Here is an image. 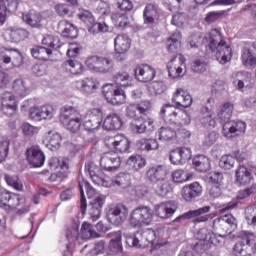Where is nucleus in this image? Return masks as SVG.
Returning a JSON list of instances; mask_svg holds the SVG:
<instances>
[{
  "mask_svg": "<svg viewBox=\"0 0 256 256\" xmlns=\"http://www.w3.org/2000/svg\"><path fill=\"white\" fill-rule=\"evenodd\" d=\"M85 173L89 175L94 185H98L100 187H115V185L117 187H121V189L131 187V174L120 173L112 181L111 178L105 176L101 168L93 162H88L85 165Z\"/></svg>",
  "mask_w": 256,
  "mask_h": 256,
  "instance_id": "1",
  "label": "nucleus"
},
{
  "mask_svg": "<svg viewBox=\"0 0 256 256\" xmlns=\"http://www.w3.org/2000/svg\"><path fill=\"white\" fill-rule=\"evenodd\" d=\"M205 42L208 43V47L212 53H216V59L221 65L229 63L233 57V49L227 44L223 38V34L219 29H212L204 37Z\"/></svg>",
  "mask_w": 256,
  "mask_h": 256,
  "instance_id": "2",
  "label": "nucleus"
},
{
  "mask_svg": "<svg viewBox=\"0 0 256 256\" xmlns=\"http://www.w3.org/2000/svg\"><path fill=\"white\" fill-rule=\"evenodd\" d=\"M155 212L149 206H138L133 209L129 215V225L133 229L149 227L153 223Z\"/></svg>",
  "mask_w": 256,
  "mask_h": 256,
  "instance_id": "3",
  "label": "nucleus"
},
{
  "mask_svg": "<svg viewBox=\"0 0 256 256\" xmlns=\"http://www.w3.org/2000/svg\"><path fill=\"white\" fill-rule=\"evenodd\" d=\"M60 122L70 133H78L81 125H83V116L77 109L65 106L60 112Z\"/></svg>",
  "mask_w": 256,
  "mask_h": 256,
  "instance_id": "4",
  "label": "nucleus"
},
{
  "mask_svg": "<svg viewBox=\"0 0 256 256\" xmlns=\"http://www.w3.org/2000/svg\"><path fill=\"white\" fill-rule=\"evenodd\" d=\"M160 115L166 123L174 125H189L191 123V116L187 111L178 110L173 105H164L160 110Z\"/></svg>",
  "mask_w": 256,
  "mask_h": 256,
  "instance_id": "5",
  "label": "nucleus"
},
{
  "mask_svg": "<svg viewBox=\"0 0 256 256\" xmlns=\"http://www.w3.org/2000/svg\"><path fill=\"white\" fill-rule=\"evenodd\" d=\"M1 199L2 207H4L6 211L17 209L19 215L29 213V204L25 203V198L21 197L19 194H11L7 191H3L1 193Z\"/></svg>",
  "mask_w": 256,
  "mask_h": 256,
  "instance_id": "6",
  "label": "nucleus"
},
{
  "mask_svg": "<svg viewBox=\"0 0 256 256\" xmlns=\"http://www.w3.org/2000/svg\"><path fill=\"white\" fill-rule=\"evenodd\" d=\"M241 241L234 246V255L253 256L256 253L255 235L248 231L240 233Z\"/></svg>",
  "mask_w": 256,
  "mask_h": 256,
  "instance_id": "7",
  "label": "nucleus"
},
{
  "mask_svg": "<svg viewBox=\"0 0 256 256\" xmlns=\"http://www.w3.org/2000/svg\"><path fill=\"white\" fill-rule=\"evenodd\" d=\"M155 241V231L151 229L140 230L133 235L126 236V244L129 247L141 249V247H149Z\"/></svg>",
  "mask_w": 256,
  "mask_h": 256,
  "instance_id": "8",
  "label": "nucleus"
},
{
  "mask_svg": "<svg viewBox=\"0 0 256 256\" xmlns=\"http://www.w3.org/2000/svg\"><path fill=\"white\" fill-rule=\"evenodd\" d=\"M1 67L6 71L13 69L14 67H21L23 65V55L17 49L3 48L1 52Z\"/></svg>",
  "mask_w": 256,
  "mask_h": 256,
  "instance_id": "9",
  "label": "nucleus"
},
{
  "mask_svg": "<svg viewBox=\"0 0 256 256\" xmlns=\"http://www.w3.org/2000/svg\"><path fill=\"white\" fill-rule=\"evenodd\" d=\"M66 237L69 243H75V241H79V239L87 240V239L99 237V233L95 232L91 228V224L84 222L82 224L80 234H79V226L76 225V228H72L67 231Z\"/></svg>",
  "mask_w": 256,
  "mask_h": 256,
  "instance_id": "10",
  "label": "nucleus"
},
{
  "mask_svg": "<svg viewBox=\"0 0 256 256\" xmlns=\"http://www.w3.org/2000/svg\"><path fill=\"white\" fill-rule=\"evenodd\" d=\"M102 93L108 103L111 105H123L127 96L125 91L117 87V84H106L102 88Z\"/></svg>",
  "mask_w": 256,
  "mask_h": 256,
  "instance_id": "11",
  "label": "nucleus"
},
{
  "mask_svg": "<svg viewBox=\"0 0 256 256\" xmlns=\"http://www.w3.org/2000/svg\"><path fill=\"white\" fill-rule=\"evenodd\" d=\"M78 18L87 25L89 33H107L109 31L107 24L95 22V17H93V14L89 10H80Z\"/></svg>",
  "mask_w": 256,
  "mask_h": 256,
  "instance_id": "12",
  "label": "nucleus"
},
{
  "mask_svg": "<svg viewBox=\"0 0 256 256\" xmlns=\"http://www.w3.org/2000/svg\"><path fill=\"white\" fill-rule=\"evenodd\" d=\"M185 56L177 54L167 63L168 75L171 79H180L187 73V66L185 65Z\"/></svg>",
  "mask_w": 256,
  "mask_h": 256,
  "instance_id": "13",
  "label": "nucleus"
},
{
  "mask_svg": "<svg viewBox=\"0 0 256 256\" xmlns=\"http://www.w3.org/2000/svg\"><path fill=\"white\" fill-rule=\"evenodd\" d=\"M103 122V112L99 108H94L88 111L85 116H82V125L85 131H95L101 127Z\"/></svg>",
  "mask_w": 256,
  "mask_h": 256,
  "instance_id": "14",
  "label": "nucleus"
},
{
  "mask_svg": "<svg viewBox=\"0 0 256 256\" xmlns=\"http://www.w3.org/2000/svg\"><path fill=\"white\" fill-rule=\"evenodd\" d=\"M78 187L80 191V209L81 213L85 215V213L87 212V199L85 198V191L87 193L88 199L91 200L97 198L98 195L102 194L97 192V190H95V188H93L91 184H89V182L83 179L79 180Z\"/></svg>",
  "mask_w": 256,
  "mask_h": 256,
  "instance_id": "15",
  "label": "nucleus"
},
{
  "mask_svg": "<svg viewBox=\"0 0 256 256\" xmlns=\"http://www.w3.org/2000/svg\"><path fill=\"white\" fill-rule=\"evenodd\" d=\"M100 167L104 171L115 172L121 167V157L114 151L106 152L101 156Z\"/></svg>",
  "mask_w": 256,
  "mask_h": 256,
  "instance_id": "16",
  "label": "nucleus"
},
{
  "mask_svg": "<svg viewBox=\"0 0 256 256\" xmlns=\"http://www.w3.org/2000/svg\"><path fill=\"white\" fill-rule=\"evenodd\" d=\"M129 215V209L124 205H117L108 210L107 220L112 225H121L125 223Z\"/></svg>",
  "mask_w": 256,
  "mask_h": 256,
  "instance_id": "17",
  "label": "nucleus"
},
{
  "mask_svg": "<svg viewBox=\"0 0 256 256\" xmlns=\"http://www.w3.org/2000/svg\"><path fill=\"white\" fill-rule=\"evenodd\" d=\"M255 182V172L245 166L239 165L235 171V183L236 185H240L245 187V185H251V183Z\"/></svg>",
  "mask_w": 256,
  "mask_h": 256,
  "instance_id": "18",
  "label": "nucleus"
},
{
  "mask_svg": "<svg viewBox=\"0 0 256 256\" xmlns=\"http://www.w3.org/2000/svg\"><path fill=\"white\" fill-rule=\"evenodd\" d=\"M30 35L31 33H29V31L22 28H7L2 32V37L7 43H21V41L29 39Z\"/></svg>",
  "mask_w": 256,
  "mask_h": 256,
  "instance_id": "19",
  "label": "nucleus"
},
{
  "mask_svg": "<svg viewBox=\"0 0 256 256\" xmlns=\"http://www.w3.org/2000/svg\"><path fill=\"white\" fill-rule=\"evenodd\" d=\"M55 108L52 105L46 104L40 107L30 108L29 117L34 121H43L53 119Z\"/></svg>",
  "mask_w": 256,
  "mask_h": 256,
  "instance_id": "20",
  "label": "nucleus"
},
{
  "mask_svg": "<svg viewBox=\"0 0 256 256\" xmlns=\"http://www.w3.org/2000/svg\"><path fill=\"white\" fill-rule=\"evenodd\" d=\"M247 129V124L243 121H237V122H226L223 124L222 127V134L227 139H231L232 137H235V135H243Z\"/></svg>",
  "mask_w": 256,
  "mask_h": 256,
  "instance_id": "21",
  "label": "nucleus"
},
{
  "mask_svg": "<svg viewBox=\"0 0 256 256\" xmlns=\"http://www.w3.org/2000/svg\"><path fill=\"white\" fill-rule=\"evenodd\" d=\"M154 213L160 219H169L177 211V203L175 201H166L154 206Z\"/></svg>",
  "mask_w": 256,
  "mask_h": 256,
  "instance_id": "22",
  "label": "nucleus"
},
{
  "mask_svg": "<svg viewBox=\"0 0 256 256\" xmlns=\"http://www.w3.org/2000/svg\"><path fill=\"white\" fill-rule=\"evenodd\" d=\"M134 75L137 81H140L141 83H149V81L155 79L156 72L155 68L148 64H140L136 66Z\"/></svg>",
  "mask_w": 256,
  "mask_h": 256,
  "instance_id": "23",
  "label": "nucleus"
},
{
  "mask_svg": "<svg viewBox=\"0 0 256 256\" xmlns=\"http://www.w3.org/2000/svg\"><path fill=\"white\" fill-rule=\"evenodd\" d=\"M4 115L11 117L17 113V101L11 92H5L2 95V108Z\"/></svg>",
  "mask_w": 256,
  "mask_h": 256,
  "instance_id": "24",
  "label": "nucleus"
},
{
  "mask_svg": "<svg viewBox=\"0 0 256 256\" xmlns=\"http://www.w3.org/2000/svg\"><path fill=\"white\" fill-rule=\"evenodd\" d=\"M103 205H105V195L101 194L96 196V198H92L88 206V213L92 221L99 220V217H101V209H103Z\"/></svg>",
  "mask_w": 256,
  "mask_h": 256,
  "instance_id": "25",
  "label": "nucleus"
},
{
  "mask_svg": "<svg viewBox=\"0 0 256 256\" xmlns=\"http://www.w3.org/2000/svg\"><path fill=\"white\" fill-rule=\"evenodd\" d=\"M172 165H185L191 159V150L189 148H177L172 150L169 155Z\"/></svg>",
  "mask_w": 256,
  "mask_h": 256,
  "instance_id": "26",
  "label": "nucleus"
},
{
  "mask_svg": "<svg viewBox=\"0 0 256 256\" xmlns=\"http://www.w3.org/2000/svg\"><path fill=\"white\" fill-rule=\"evenodd\" d=\"M26 155L30 165H33L34 167H43L45 163V154L41 151L39 146L30 147L27 150Z\"/></svg>",
  "mask_w": 256,
  "mask_h": 256,
  "instance_id": "27",
  "label": "nucleus"
},
{
  "mask_svg": "<svg viewBox=\"0 0 256 256\" xmlns=\"http://www.w3.org/2000/svg\"><path fill=\"white\" fill-rule=\"evenodd\" d=\"M172 102L177 105V107H183L187 109L193 105V98L189 92L183 90L182 88H177L173 94Z\"/></svg>",
  "mask_w": 256,
  "mask_h": 256,
  "instance_id": "28",
  "label": "nucleus"
},
{
  "mask_svg": "<svg viewBox=\"0 0 256 256\" xmlns=\"http://www.w3.org/2000/svg\"><path fill=\"white\" fill-rule=\"evenodd\" d=\"M203 193V188L201 187V184L198 182H193L190 185H186L182 188V199L184 201H193L196 197H199Z\"/></svg>",
  "mask_w": 256,
  "mask_h": 256,
  "instance_id": "29",
  "label": "nucleus"
},
{
  "mask_svg": "<svg viewBox=\"0 0 256 256\" xmlns=\"http://www.w3.org/2000/svg\"><path fill=\"white\" fill-rule=\"evenodd\" d=\"M76 89L84 95H92L96 89H99V82L93 78H85L76 82Z\"/></svg>",
  "mask_w": 256,
  "mask_h": 256,
  "instance_id": "30",
  "label": "nucleus"
},
{
  "mask_svg": "<svg viewBox=\"0 0 256 256\" xmlns=\"http://www.w3.org/2000/svg\"><path fill=\"white\" fill-rule=\"evenodd\" d=\"M165 177H167V169L163 165L152 166L146 171V179L151 183L163 181Z\"/></svg>",
  "mask_w": 256,
  "mask_h": 256,
  "instance_id": "31",
  "label": "nucleus"
},
{
  "mask_svg": "<svg viewBox=\"0 0 256 256\" xmlns=\"http://www.w3.org/2000/svg\"><path fill=\"white\" fill-rule=\"evenodd\" d=\"M107 145H110V147L118 153H125L129 150V139L124 135H117L110 138Z\"/></svg>",
  "mask_w": 256,
  "mask_h": 256,
  "instance_id": "32",
  "label": "nucleus"
},
{
  "mask_svg": "<svg viewBox=\"0 0 256 256\" xmlns=\"http://www.w3.org/2000/svg\"><path fill=\"white\" fill-rule=\"evenodd\" d=\"M58 31L61 33L62 37L68 39H77V36L79 35L77 27L67 20H62L58 23Z\"/></svg>",
  "mask_w": 256,
  "mask_h": 256,
  "instance_id": "33",
  "label": "nucleus"
},
{
  "mask_svg": "<svg viewBox=\"0 0 256 256\" xmlns=\"http://www.w3.org/2000/svg\"><path fill=\"white\" fill-rule=\"evenodd\" d=\"M123 234L121 231H116L110 233V242L108 245L109 251L111 253H121L123 251Z\"/></svg>",
  "mask_w": 256,
  "mask_h": 256,
  "instance_id": "34",
  "label": "nucleus"
},
{
  "mask_svg": "<svg viewBox=\"0 0 256 256\" xmlns=\"http://www.w3.org/2000/svg\"><path fill=\"white\" fill-rule=\"evenodd\" d=\"M61 134L55 131H49L45 136L46 147L50 151H57L61 147Z\"/></svg>",
  "mask_w": 256,
  "mask_h": 256,
  "instance_id": "35",
  "label": "nucleus"
},
{
  "mask_svg": "<svg viewBox=\"0 0 256 256\" xmlns=\"http://www.w3.org/2000/svg\"><path fill=\"white\" fill-rule=\"evenodd\" d=\"M114 47L116 53L123 54L127 53L131 49V39L127 35H118L114 39Z\"/></svg>",
  "mask_w": 256,
  "mask_h": 256,
  "instance_id": "36",
  "label": "nucleus"
},
{
  "mask_svg": "<svg viewBox=\"0 0 256 256\" xmlns=\"http://www.w3.org/2000/svg\"><path fill=\"white\" fill-rule=\"evenodd\" d=\"M120 127H123V121L121 120V117H119V115L110 114L104 119L103 129H105L106 131H115Z\"/></svg>",
  "mask_w": 256,
  "mask_h": 256,
  "instance_id": "37",
  "label": "nucleus"
},
{
  "mask_svg": "<svg viewBox=\"0 0 256 256\" xmlns=\"http://www.w3.org/2000/svg\"><path fill=\"white\" fill-rule=\"evenodd\" d=\"M136 147L139 151H157L159 142L155 138H142L136 142Z\"/></svg>",
  "mask_w": 256,
  "mask_h": 256,
  "instance_id": "38",
  "label": "nucleus"
},
{
  "mask_svg": "<svg viewBox=\"0 0 256 256\" xmlns=\"http://www.w3.org/2000/svg\"><path fill=\"white\" fill-rule=\"evenodd\" d=\"M233 103L226 102L222 106L219 107L217 117L222 123H229V119H231V115H233Z\"/></svg>",
  "mask_w": 256,
  "mask_h": 256,
  "instance_id": "39",
  "label": "nucleus"
},
{
  "mask_svg": "<svg viewBox=\"0 0 256 256\" xmlns=\"http://www.w3.org/2000/svg\"><path fill=\"white\" fill-rule=\"evenodd\" d=\"M200 115V123L204 127H215L217 125L215 118H213V111L209 110L208 107H202Z\"/></svg>",
  "mask_w": 256,
  "mask_h": 256,
  "instance_id": "40",
  "label": "nucleus"
},
{
  "mask_svg": "<svg viewBox=\"0 0 256 256\" xmlns=\"http://www.w3.org/2000/svg\"><path fill=\"white\" fill-rule=\"evenodd\" d=\"M193 165L196 171H199L200 173H205L206 171H209V169H211V162L204 155H198L194 157Z\"/></svg>",
  "mask_w": 256,
  "mask_h": 256,
  "instance_id": "41",
  "label": "nucleus"
},
{
  "mask_svg": "<svg viewBox=\"0 0 256 256\" xmlns=\"http://www.w3.org/2000/svg\"><path fill=\"white\" fill-rule=\"evenodd\" d=\"M62 68L69 71L72 75H81L83 73V64L77 60H68L62 63Z\"/></svg>",
  "mask_w": 256,
  "mask_h": 256,
  "instance_id": "42",
  "label": "nucleus"
},
{
  "mask_svg": "<svg viewBox=\"0 0 256 256\" xmlns=\"http://www.w3.org/2000/svg\"><path fill=\"white\" fill-rule=\"evenodd\" d=\"M112 20L114 21V25L116 27L125 29V27L131 26V21H133V18L125 13H116L112 15Z\"/></svg>",
  "mask_w": 256,
  "mask_h": 256,
  "instance_id": "43",
  "label": "nucleus"
},
{
  "mask_svg": "<svg viewBox=\"0 0 256 256\" xmlns=\"http://www.w3.org/2000/svg\"><path fill=\"white\" fill-rule=\"evenodd\" d=\"M22 21L27 23V25H30V27H34L36 29H41V27H43V24L41 23V14L39 13L32 12L29 14H23Z\"/></svg>",
  "mask_w": 256,
  "mask_h": 256,
  "instance_id": "44",
  "label": "nucleus"
},
{
  "mask_svg": "<svg viewBox=\"0 0 256 256\" xmlns=\"http://www.w3.org/2000/svg\"><path fill=\"white\" fill-rule=\"evenodd\" d=\"M155 17H157V5L147 4L143 12V19L146 25L155 23Z\"/></svg>",
  "mask_w": 256,
  "mask_h": 256,
  "instance_id": "45",
  "label": "nucleus"
},
{
  "mask_svg": "<svg viewBox=\"0 0 256 256\" xmlns=\"http://www.w3.org/2000/svg\"><path fill=\"white\" fill-rule=\"evenodd\" d=\"M132 131L134 133H147V131H153L155 129V122L151 118H147L140 124H132Z\"/></svg>",
  "mask_w": 256,
  "mask_h": 256,
  "instance_id": "46",
  "label": "nucleus"
},
{
  "mask_svg": "<svg viewBox=\"0 0 256 256\" xmlns=\"http://www.w3.org/2000/svg\"><path fill=\"white\" fill-rule=\"evenodd\" d=\"M209 211H211V207L204 206L196 210H190L183 215L178 216L174 221L179 222L181 221V219H193L194 217H200V215H205L206 213H209Z\"/></svg>",
  "mask_w": 256,
  "mask_h": 256,
  "instance_id": "47",
  "label": "nucleus"
},
{
  "mask_svg": "<svg viewBox=\"0 0 256 256\" xmlns=\"http://www.w3.org/2000/svg\"><path fill=\"white\" fill-rule=\"evenodd\" d=\"M158 139L159 141H173L177 139V132L170 126H162L158 130Z\"/></svg>",
  "mask_w": 256,
  "mask_h": 256,
  "instance_id": "48",
  "label": "nucleus"
},
{
  "mask_svg": "<svg viewBox=\"0 0 256 256\" xmlns=\"http://www.w3.org/2000/svg\"><path fill=\"white\" fill-rule=\"evenodd\" d=\"M249 81H251V74L249 72H240L234 77L233 85L238 91H243L245 83H249Z\"/></svg>",
  "mask_w": 256,
  "mask_h": 256,
  "instance_id": "49",
  "label": "nucleus"
},
{
  "mask_svg": "<svg viewBox=\"0 0 256 256\" xmlns=\"http://www.w3.org/2000/svg\"><path fill=\"white\" fill-rule=\"evenodd\" d=\"M195 237L198 239V241H204L205 243H212L213 245L217 243L215 234L209 231L207 228H201L198 230L195 234Z\"/></svg>",
  "mask_w": 256,
  "mask_h": 256,
  "instance_id": "50",
  "label": "nucleus"
},
{
  "mask_svg": "<svg viewBox=\"0 0 256 256\" xmlns=\"http://www.w3.org/2000/svg\"><path fill=\"white\" fill-rule=\"evenodd\" d=\"M51 53H52L51 49L43 46H35L34 48L31 49L32 57L40 61H47Z\"/></svg>",
  "mask_w": 256,
  "mask_h": 256,
  "instance_id": "51",
  "label": "nucleus"
},
{
  "mask_svg": "<svg viewBox=\"0 0 256 256\" xmlns=\"http://www.w3.org/2000/svg\"><path fill=\"white\" fill-rule=\"evenodd\" d=\"M154 190L156 195H159L160 197H166V195H169V193L173 191V188H171V184L169 183V181L163 179L156 182Z\"/></svg>",
  "mask_w": 256,
  "mask_h": 256,
  "instance_id": "52",
  "label": "nucleus"
},
{
  "mask_svg": "<svg viewBox=\"0 0 256 256\" xmlns=\"http://www.w3.org/2000/svg\"><path fill=\"white\" fill-rule=\"evenodd\" d=\"M241 59L245 67H253L256 65V57L253 55V49L250 46L244 47Z\"/></svg>",
  "mask_w": 256,
  "mask_h": 256,
  "instance_id": "53",
  "label": "nucleus"
},
{
  "mask_svg": "<svg viewBox=\"0 0 256 256\" xmlns=\"http://www.w3.org/2000/svg\"><path fill=\"white\" fill-rule=\"evenodd\" d=\"M12 89L19 97H26V95H29V87H27V84L23 79L14 80Z\"/></svg>",
  "mask_w": 256,
  "mask_h": 256,
  "instance_id": "54",
  "label": "nucleus"
},
{
  "mask_svg": "<svg viewBox=\"0 0 256 256\" xmlns=\"http://www.w3.org/2000/svg\"><path fill=\"white\" fill-rule=\"evenodd\" d=\"M213 229L218 231L219 237H227L229 233H231V228L229 224H225V221L220 220V218H216L213 221Z\"/></svg>",
  "mask_w": 256,
  "mask_h": 256,
  "instance_id": "55",
  "label": "nucleus"
},
{
  "mask_svg": "<svg viewBox=\"0 0 256 256\" xmlns=\"http://www.w3.org/2000/svg\"><path fill=\"white\" fill-rule=\"evenodd\" d=\"M116 85L120 87H131L133 85V78L127 72H120L114 76Z\"/></svg>",
  "mask_w": 256,
  "mask_h": 256,
  "instance_id": "56",
  "label": "nucleus"
},
{
  "mask_svg": "<svg viewBox=\"0 0 256 256\" xmlns=\"http://www.w3.org/2000/svg\"><path fill=\"white\" fill-rule=\"evenodd\" d=\"M181 49V32H174L168 39V51L175 53Z\"/></svg>",
  "mask_w": 256,
  "mask_h": 256,
  "instance_id": "57",
  "label": "nucleus"
},
{
  "mask_svg": "<svg viewBox=\"0 0 256 256\" xmlns=\"http://www.w3.org/2000/svg\"><path fill=\"white\" fill-rule=\"evenodd\" d=\"M128 164L134 171H139V169H143L147 165V161L141 155H136L129 157Z\"/></svg>",
  "mask_w": 256,
  "mask_h": 256,
  "instance_id": "58",
  "label": "nucleus"
},
{
  "mask_svg": "<svg viewBox=\"0 0 256 256\" xmlns=\"http://www.w3.org/2000/svg\"><path fill=\"white\" fill-rule=\"evenodd\" d=\"M193 176L187 172V170H175L172 172V179L174 183H185V181H189Z\"/></svg>",
  "mask_w": 256,
  "mask_h": 256,
  "instance_id": "59",
  "label": "nucleus"
},
{
  "mask_svg": "<svg viewBox=\"0 0 256 256\" xmlns=\"http://www.w3.org/2000/svg\"><path fill=\"white\" fill-rule=\"evenodd\" d=\"M52 169H69V160L67 158L52 157L49 160Z\"/></svg>",
  "mask_w": 256,
  "mask_h": 256,
  "instance_id": "60",
  "label": "nucleus"
},
{
  "mask_svg": "<svg viewBox=\"0 0 256 256\" xmlns=\"http://www.w3.org/2000/svg\"><path fill=\"white\" fill-rule=\"evenodd\" d=\"M110 71H113V60L100 56L98 73H110Z\"/></svg>",
  "mask_w": 256,
  "mask_h": 256,
  "instance_id": "61",
  "label": "nucleus"
},
{
  "mask_svg": "<svg viewBox=\"0 0 256 256\" xmlns=\"http://www.w3.org/2000/svg\"><path fill=\"white\" fill-rule=\"evenodd\" d=\"M4 179L7 185L13 187V189H16V191H23V183L19 181V177L16 175L11 176L9 174H5Z\"/></svg>",
  "mask_w": 256,
  "mask_h": 256,
  "instance_id": "62",
  "label": "nucleus"
},
{
  "mask_svg": "<svg viewBox=\"0 0 256 256\" xmlns=\"http://www.w3.org/2000/svg\"><path fill=\"white\" fill-rule=\"evenodd\" d=\"M42 45L44 47H50L51 49H59L61 47V42L59 41V38L47 35L42 39Z\"/></svg>",
  "mask_w": 256,
  "mask_h": 256,
  "instance_id": "63",
  "label": "nucleus"
},
{
  "mask_svg": "<svg viewBox=\"0 0 256 256\" xmlns=\"http://www.w3.org/2000/svg\"><path fill=\"white\" fill-rule=\"evenodd\" d=\"M21 129L23 135L28 138L35 137V135L39 133V127L33 126L27 122L22 124Z\"/></svg>",
  "mask_w": 256,
  "mask_h": 256,
  "instance_id": "64",
  "label": "nucleus"
}]
</instances>
